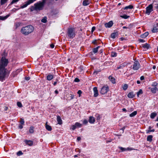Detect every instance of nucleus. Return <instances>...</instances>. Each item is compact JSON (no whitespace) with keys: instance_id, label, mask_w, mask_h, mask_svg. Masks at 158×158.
<instances>
[{"instance_id":"obj_26","label":"nucleus","mask_w":158,"mask_h":158,"mask_svg":"<svg viewBox=\"0 0 158 158\" xmlns=\"http://www.w3.org/2000/svg\"><path fill=\"white\" fill-rule=\"evenodd\" d=\"M90 2V1H83L82 4L84 6H86L88 5Z\"/></svg>"},{"instance_id":"obj_4","label":"nucleus","mask_w":158,"mask_h":158,"mask_svg":"<svg viewBox=\"0 0 158 158\" xmlns=\"http://www.w3.org/2000/svg\"><path fill=\"white\" fill-rule=\"evenodd\" d=\"M67 34L68 36L70 38L75 37L76 34L75 29L73 28H69L68 29Z\"/></svg>"},{"instance_id":"obj_49","label":"nucleus","mask_w":158,"mask_h":158,"mask_svg":"<svg viewBox=\"0 0 158 158\" xmlns=\"http://www.w3.org/2000/svg\"><path fill=\"white\" fill-rule=\"evenodd\" d=\"M1 5H3L7 1H0Z\"/></svg>"},{"instance_id":"obj_8","label":"nucleus","mask_w":158,"mask_h":158,"mask_svg":"<svg viewBox=\"0 0 158 158\" xmlns=\"http://www.w3.org/2000/svg\"><path fill=\"white\" fill-rule=\"evenodd\" d=\"M145 14L149 15L150 13L153 11V6L152 4L149 5L146 8Z\"/></svg>"},{"instance_id":"obj_9","label":"nucleus","mask_w":158,"mask_h":158,"mask_svg":"<svg viewBox=\"0 0 158 158\" xmlns=\"http://www.w3.org/2000/svg\"><path fill=\"white\" fill-rule=\"evenodd\" d=\"M34 1H28L26 2L25 3L22 5L21 8H23L26 7L28 5L33 3Z\"/></svg>"},{"instance_id":"obj_22","label":"nucleus","mask_w":158,"mask_h":158,"mask_svg":"<svg viewBox=\"0 0 158 158\" xmlns=\"http://www.w3.org/2000/svg\"><path fill=\"white\" fill-rule=\"evenodd\" d=\"M133 8V6L132 5H129L125 6L124 8V10H128L129 9H131Z\"/></svg>"},{"instance_id":"obj_7","label":"nucleus","mask_w":158,"mask_h":158,"mask_svg":"<svg viewBox=\"0 0 158 158\" xmlns=\"http://www.w3.org/2000/svg\"><path fill=\"white\" fill-rule=\"evenodd\" d=\"M140 64L138 61H135L134 63L132 69L134 70H137L140 68Z\"/></svg>"},{"instance_id":"obj_40","label":"nucleus","mask_w":158,"mask_h":158,"mask_svg":"<svg viewBox=\"0 0 158 158\" xmlns=\"http://www.w3.org/2000/svg\"><path fill=\"white\" fill-rule=\"evenodd\" d=\"M24 121L23 119V118H21L20 119V123L21 124L24 125Z\"/></svg>"},{"instance_id":"obj_35","label":"nucleus","mask_w":158,"mask_h":158,"mask_svg":"<svg viewBox=\"0 0 158 158\" xmlns=\"http://www.w3.org/2000/svg\"><path fill=\"white\" fill-rule=\"evenodd\" d=\"M21 23L20 22L15 23V29L19 27L21 25Z\"/></svg>"},{"instance_id":"obj_12","label":"nucleus","mask_w":158,"mask_h":158,"mask_svg":"<svg viewBox=\"0 0 158 158\" xmlns=\"http://www.w3.org/2000/svg\"><path fill=\"white\" fill-rule=\"evenodd\" d=\"M24 142L27 145L30 146H32L33 144V142L31 140H25Z\"/></svg>"},{"instance_id":"obj_34","label":"nucleus","mask_w":158,"mask_h":158,"mask_svg":"<svg viewBox=\"0 0 158 158\" xmlns=\"http://www.w3.org/2000/svg\"><path fill=\"white\" fill-rule=\"evenodd\" d=\"M120 17L122 18L126 19H128L130 17V16L129 15H121Z\"/></svg>"},{"instance_id":"obj_2","label":"nucleus","mask_w":158,"mask_h":158,"mask_svg":"<svg viewBox=\"0 0 158 158\" xmlns=\"http://www.w3.org/2000/svg\"><path fill=\"white\" fill-rule=\"evenodd\" d=\"M47 1H42V2H39L35 3L34 5L29 8L30 11L32 12L34 10L36 11H40L43 10Z\"/></svg>"},{"instance_id":"obj_57","label":"nucleus","mask_w":158,"mask_h":158,"mask_svg":"<svg viewBox=\"0 0 158 158\" xmlns=\"http://www.w3.org/2000/svg\"><path fill=\"white\" fill-rule=\"evenodd\" d=\"M122 110L123 111L125 112H127V110L125 108H123L122 109Z\"/></svg>"},{"instance_id":"obj_10","label":"nucleus","mask_w":158,"mask_h":158,"mask_svg":"<svg viewBox=\"0 0 158 158\" xmlns=\"http://www.w3.org/2000/svg\"><path fill=\"white\" fill-rule=\"evenodd\" d=\"M113 24V23L112 21H110L108 23H105L104 24L105 27L106 28H110L111 27Z\"/></svg>"},{"instance_id":"obj_19","label":"nucleus","mask_w":158,"mask_h":158,"mask_svg":"<svg viewBox=\"0 0 158 158\" xmlns=\"http://www.w3.org/2000/svg\"><path fill=\"white\" fill-rule=\"evenodd\" d=\"M150 88L151 92L153 94L156 93V91H158V88L156 87Z\"/></svg>"},{"instance_id":"obj_60","label":"nucleus","mask_w":158,"mask_h":158,"mask_svg":"<svg viewBox=\"0 0 158 158\" xmlns=\"http://www.w3.org/2000/svg\"><path fill=\"white\" fill-rule=\"evenodd\" d=\"M71 99H73L74 98V95H72V94H71Z\"/></svg>"},{"instance_id":"obj_46","label":"nucleus","mask_w":158,"mask_h":158,"mask_svg":"<svg viewBox=\"0 0 158 158\" xmlns=\"http://www.w3.org/2000/svg\"><path fill=\"white\" fill-rule=\"evenodd\" d=\"M80 81V80L77 78H75L74 80V81L77 82H78Z\"/></svg>"},{"instance_id":"obj_20","label":"nucleus","mask_w":158,"mask_h":158,"mask_svg":"<svg viewBox=\"0 0 158 158\" xmlns=\"http://www.w3.org/2000/svg\"><path fill=\"white\" fill-rule=\"evenodd\" d=\"M118 33L117 32H113L111 34V37L113 39H114L116 36H117Z\"/></svg>"},{"instance_id":"obj_44","label":"nucleus","mask_w":158,"mask_h":158,"mask_svg":"<svg viewBox=\"0 0 158 158\" xmlns=\"http://www.w3.org/2000/svg\"><path fill=\"white\" fill-rule=\"evenodd\" d=\"M158 85V83L156 82H153L152 84V86L156 87Z\"/></svg>"},{"instance_id":"obj_21","label":"nucleus","mask_w":158,"mask_h":158,"mask_svg":"<svg viewBox=\"0 0 158 158\" xmlns=\"http://www.w3.org/2000/svg\"><path fill=\"white\" fill-rule=\"evenodd\" d=\"M57 120L59 124L61 125L62 124V120L59 116H57Z\"/></svg>"},{"instance_id":"obj_58","label":"nucleus","mask_w":158,"mask_h":158,"mask_svg":"<svg viewBox=\"0 0 158 158\" xmlns=\"http://www.w3.org/2000/svg\"><path fill=\"white\" fill-rule=\"evenodd\" d=\"M18 1H12V2H11V4H12Z\"/></svg>"},{"instance_id":"obj_18","label":"nucleus","mask_w":158,"mask_h":158,"mask_svg":"<svg viewBox=\"0 0 158 158\" xmlns=\"http://www.w3.org/2000/svg\"><path fill=\"white\" fill-rule=\"evenodd\" d=\"M126 65V63H123L122 64H120L119 66H118L117 67V69H123L125 66Z\"/></svg>"},{"instance_id":"obj_64","label":"nucleus","mask_w":158,"mask_h":158,"mask_svg":"<svg viewBox=\"0 0 158 158\" xmlns=\"http://www.w3.org/2000/svg\"><path fill=\"white\" fill-rule=\"evenodd\" d=\"M152 68H153V69H155L156 68V66L154 65L153 66Z\"/></svg>"},{"instance_id":"obj_11","label":"nucleus","mask_w":158,"mask_h":158,"mask_svg":"<svg viewBox=\"0 0 158 158\" xmlns=\"http://www.w3.org/2000/svg\"><path fill=\"white\" fill-rule=\"evenodd\" d=\"M142 47L144 49L143 50L148 49L150 48V45L147 43L142 44Z\"/></svg>"},{"instance_id":"obj_32","label":"nucleus","mask_w":158,"mask_h":158,"mask_svg":"<svg viewBox=\"0 0 158 158\" xmlns=\"http://www.w3.org/2000/svg\"><path fill=\"white\" fill-rule=\"evenodd\" d=\"M143 92L142 89H140L139 90L137 93V96L139 97V95L143 94Z\"/></svg>"},{"instance_id":"obj_52","label":"nucleus","mask_w":158,"mask_h":158,"mask_svg":"<svg viewBox=\"0 0 158 158\" xmlns=\"http://www.w3.org/2000/svg\"><path fill=\"white\" fill-rule=\"evenodd\" d=\"M58 81L57 79H56V81H55L53 83V85L54 86H55L56 85L57 81Z\"/></svg>"},{"instance_id":"obj_23","label":"nucleus","mask_w":158,"mask_h":158,"mask_svg":"<svg viewBox=\"0 0 158 158\" xmlns=\"http://www.w3.org/2000/svg\"><path fill=\"white\" fill-rule=\"evenodd\" d=\"M153 136L152 135H149L148 136L147 140L148 141L151 142L152 140Z\"/></svg>"},{"instance_id":"obj_61","label":"nucleus","mask_w":158,"mask_h":158,"mask_svg":"<svg viewBox=\"0 0 158 158\" xmlns=\"http://www.w3.org/2000/svg\"><path fill=\"white\" fill-rule=\"evenodd\" d=\"M55 92L56 94H58V92L57 90H56L55 91Z\"/></svg>"},{"instance_id":"obj_36","label":"nucleus","mask_w":158,"mask_h":158,"mask_svg":"<svg viewBox=\"0 0 158 158\" xmlns=\"http://www.w3.org/2000/svg\"><path fill=\"white\" fill-rule=\"evenodd\" d=\"M119 148L122 151V152H124L127 150H129V148H128L126 149L125 148H123L122 147H119Z\"/></svg>"},{"instance_id":"obj_42","label":"nucleus","mask_w":158,"mask_h":158,"mask_svg":"<svg viewBox=\"0 0 158 158\" xmlns=\"http://www.w3.org/2000/svg\"><path fill=\"white\" fill-rule=\"evenodd\" d=\"M146 133L147 134H148L151 132H154L155 131V130L154 129H153L152 130L150 129V130H146Z\"/></svg>"},{"instance_id":"obj_33","label":"nucleus","mask_w":158,"mask_h":158,"mask_svg":"<svg viewBox=\"0 0 158 158\" xmlns=\"http://www.w3.org/2000/svg\"><path fill=\"white\" fill-rule=\"evenodd\" d=\"M109 79L113 83H115V80L114 78L111 76H109Z\"/></svg>"},{"instance_id":"obj_59","label":"nucleus","mask_w":158,"mask_h":158,"mask_svg":"<svg viewBox=\"0 0 158 158\" xmlns=\"http://www.w3.org/2000/svg\"><path fill=\"white\" fill-rule=\"evenodd\" d=\"M77 139L78 141H79L81 140V138L80 137H78L77 138Z\"/></svg>"},{"instance_id":"obj_17","label":"nucleus","mask_w":158,"mask_h":158,"mask_svg":"<svg viewBox=\"0 0 158 158\" xmlns=\"http://www.w3.org/2000/svg\"><path fill=\"white\" fill-rule=\"evenodd\" d=\"M127 96L129 98H132L135 97V94H134L133 92H132L129 93L127 94Z\"/></svg>"},{"instance_id":"obj_48","label":"nucleus","mask_w":158,"mask_h":158,"mask_svg":"<svg viewBox=\"0 0 158 158\" xmlns=\"http://www.w3.org/2000/svg\"><path fill=\"white\" fill-rule=\"evenodd\" d=\"M77 93L79 94V96L80 97L81 96V95L82 94V91L81 90H79Z\"/></svg>"},{"instance_id":"obj_31","label":"nucleus","mask_w":158,"mask_h":158,"mask_svg":"<svg viewBox=\"0 0 158 158\" xmlns=\"http://www.w3.org/2000/svg\"><path fill=\"white\" fill-rule=\"evenodd\" d=\"M157 115V114L155 112H153L150 115V118H154L155 116H156Z\"/></svg>"},{"instance_id":"obj_24","label":"nucleus","mask_w":158,"mask_h":158,"mask_svg":"<svg viewBox=\"0 0 158 158\" xmlns=\"http://www.w3.org/2000/svg\"><path fill=\"white\" fill-rule=\"evenodd\" d=\"M45 128L48 131H51L52 130L51 126L47 124V122H46L45 124Z\"/></svg>"},{"instance_id":"obj_1","label":"nucleus","mask_w":158,"mask_h":158,"mask_svg":"<svg viewBox=\"0 0 158 158\" xmlns=\"http://www.w3.org/2000/svg\"><path fill=\"white\" fill-rule=\"evenodd\" d=\"M8 63V59L3 56L0 61V81H3L9 76L10 72L6 67Z\"/></svg>"},{"instance_id":"obj_55","label":"nucleus","mask_w":158,"mask_h":158,"mask_svg":"<svg viewBox=\"0 0 158 158\" xmlns=\"http://www.w3.org/2000/svg\"><path fill=\"white\" fill-rule=\"evenodd\" d=\"M50 46L51 48H53L55 46L53 44H50Z\"/></svg>"},{"instance_id":"obj_28","label":"nucleus","mask_w":158,"mask_h":158,"mask_svg":"<svg viewBox=\"0 0 158 158\" xmlns=\"http://www.w3.org/2000/svg\"><path fill=\"white\" fill-rule=\"evenodd\" d=\"M100 46H98L96 48H93V52L94 53H96L98 52V49L99 48H100Z\"/></svg>"},{"instance_id":"obj_45","label":"nucleus","mask_w":158,"mask_h":158,"mask_svg":"<svg viewBox=\"0 0 158 158\" xmlns=\"http://www.w3.org/2000/svg\"><path fill=\"white\" fill-rule=\"evenodd\" d=\"M138 40L140 42H141V43H144L145 42V40H144L143 39H139Z\"/></svg>"},{"instance_id":"obj_30","label":"nucleus","mask_w":158,"mask_h":158,"mask_svg":"<svg viewBox=\"0 0 158 158\" xmlns=\"http://www.w3.org/2000/svg\"><path fill=\"white\" fill-rule=\"evenodd\" d=\"M34 127L33 126L31 127L30 128L29 132L30 133L32 134L34 132Z\"/></svg>"},{"instance_id":"obj_43","label":"nucleus","mask_w":158,"mask_h":158,"mask_svg":"<svg viewBox=\"0 0 158 158\" xmlns=\"http://www.w3.org/2000/svg\"><path fill=\"white\" fill-rule=\"evenodd\" d=\"M17 155L18 156H20L23 154V152L21 151H20L17 152Z\"/></svg>"},{"instance_id":"obj_5","label":"nucleus","mask_w":158,"mask_h":158,"mask_svg":"<svg viewBox=\"0 0 158 158\" xmlns=\"http://www.w3.org/2000/svg\"><path fill=\"white\" fill-rule=\"evenodd\" d=\"M82 126V124L76 122L74 125L71 126L70 129L74 131L77 128H80Z\"/></svg>"},{"instance_id":"obj_51","label":"nucleus","mask_w":158,"mask_h":158,"mask_svg":"<svg viewBox=\"0 0 158 158\" xmlns=\"http://www.w3.org/2000/svg\"><path fill=\"white\" fill-rule=\"evenodd\" d=\"M23 127V125L20 124L19 126V129H22Z\"/></svg>"},{"instance_id":"obj_29","label":"nucleus","mask_w":158,"mask_h":158,"mask_svg":"<svg viewBox=\"0 0 158 158\" xmlns=\"http://www.w3.org/2000/svg\"><path fill=\"white\" fill-rule=\"evenodd\" d=\"M137 114V111H135L131 114H130L129 116L131 117H133L136 115Z\"/></svg>"},{"instance_id":"obj_47","label":"nucleus","mask_w":158,"mask_h":158,"mask_svg":"<svg viewBox=\"0 0 158 158\" xmlns=\"http://www.w3.org/2000/svg\"><path fill=\"white\" fill-rule=\"evenodd\" d=\"M88 121L86 119H85L84 120H83V123L84 124H87V123H88Z\"/></svg>"},{"instance_id":"obj_37","label":"nucleus","mask_w":158,"mask_h":158,"mask_svg":"<svg viewBox=\"0 0 158 158\" xmlns=\"http://www.w3.org/2000/svg\"><path fill=\"white\" fill-rule=\"evenodd\" d=\"M128 87V86L127 85V84H125L123 86V89L124 90H126L127 89Z\"/></svg>"},{"instance_id":"obj_53","label":"nucleus","mask_w":158,"mask_h":158,"mask_svg":"<svg viewBox=\"0 0 158 158\" xmlns=\"http://www.w3.org/2000/svg\"><path fill=\"white\" fill-rule=\"evenodd\" d=\"M30 77H25V79L27 81H28L30 79Z\"/></svg>"},{"instance_id":"obj_25","label":"nucleus","mask_w":158,"mask_h":158,"mask_svg":"<svg viewBox=\"0 0 158 158\" xmlns=\"http://www.w3.org/2000/svg\"><path fill=\"white\" fill-rule=\"evenodd\" d=\"M149 34V33L148 32H146L144 34H142L140 35V37L142 38H145Z\"/></svg>"},{"instance_id":"obj_54","label":"nucleus","mask_w":158,"mask_h":158,"mask_svg":"<svg viewBox=\"0 0 158 158\" xmlns=\"http://www.w3.org/2000/svg\"><path fill=\"white\" fill-rule=\"evenodd\" d=\"M140 79L142 81V80H143L144 79V77L143 76H141L140 77Z\"/></svg>"},{"instance_id":"obj_3","label":"nucleus","mask_w":158,"mask_h":158,"mask_svg":"<svg viewBox=\"0 0 158 158\" xmlns=\"http://www.w3.org/2000/svg\"><path fill=\"white\" fill-rule=\"evenodd\" d=\"M34 29V27L31 25H28L22 28L21 32L25 35H27L32 32Z\"/></svg>"},{"instance_id":"obj_13","label":"nucleus","mask_w":158,"mask_h":158,"mask_svg":"<svg viewBox=\"0 0 158 158\" xmlns=\"http://www.w3.org/2000/svg\"><path fill=\"white\" fill-rule=\"evenodd\" d=\"M54 77V76L53 74L50 73L47 75V79L48 81H51L52 80Z\"/></svg>"},{"instance_id":"obj_63","label":"nucleus","mask_w":158,"mask_h":158,"mask_svg":"<svg viewBox=\"0 0 158 158\" xmlns=\"http://www.w3.org/2000/svg\"><path fill=\"white\" fill-rule=\"evenodd\" d=\"M134 110V109L133 108H131L130 109V111H132Z\"/></svg>"},{"instance_id":"obj_27","label":"nucleus","mask_w":158,"mask_h":158,"mask_svg":"<svg viewBox=\"0 0 158 158\" xmlns=\"http://www.w3.org/2000/svg\"><path fill=\"white\" fill-rule=\"evenodd\" d=\"M9 15H6V16H0V20H5L9 17Z\"/></svg>"},{"instance_id":"obj_41","label":"nucleus","mask_w":158,"mask_h":158,"mask_svg":"<svg viewBox=\"0 0 158 158\" xmlns=\"http://www.w3.org/2000/svg\"><path fill=\"white\" fill-rule=\"evenodd\" d=\"M17 105L19 107H22V103L20 102H17Z\"/></svg>"},{"instance_id":"obj_6","label":"nucleus","mask_w":158,"mask_h":158,"mask_svg":"<svg viewBox=\"0 0 158 158\" xmlns=\"http://www.w3.org/2000/svg\"><path fill=\"white\" fill-rule=\"evenodd\" d=\"M109 87L107 86H103L101 89L100 93L102 94H104L109 91Z\"/></svg>"},{"instance_id":"obj_15","label":"nucleus","mask_w":158,"mask_h":158,"mask_svg":"<svg viewBox=\"0 0 158 158\" xmlns=\"http://www.w3.org/2000/svg\"><path fill=\"white\" fill-rule=\"evenodd\" d=\"M153 33H156L158 31V25L156 24L154 26L153 29L152 30Z\"/></svg>"},{"instance_id":"obj_50","label":"nucleus","mask_w":158,"mask_h":158,"mask_svg":"<svg viewBox=\"0 0 158 158\" xmlns=\"http://www.w3.org/2000/svg\"><path fill=\"white\" fill-rule=\"evenodd\" d=\"M95 27L94 26V27H92V29H91V32L92 33H93V32L95 30Z\"/></svg>"},{"instance_id":"obj_62","label":"nucleus","mask_w":158,"mask_h":158,"mask_svg":"<svg viewBox=\"0 0 158 158\" xmlns=\"http://www.w3.org/2000/svg\"><path fill=\"white\" fill-rule=\"evenodd\" d=\"M137 83L138 84H139L140 83V82L139 80H138L137 81Z\"/></svg>"},{"instance_id":"obj_16","label":"nucleus","mask_w":158,"mask_h":158,"mask_svg":"<svg viewBox=\"0 0 158 158\" xmlns=\"http://www.w3.org/2000/svg\"><path fill=\"white\" fill-rule=\"evenodd\" d=\"M89 122L90 123H94L95 122V119L93 116H90L89 117Z\"/></svg>"},{"instance_id":"obj_39","label":"nucleus","mask_w":158,"mask_h":158,"mask_svg":"<svg viewBox=\"0 0 158 158\" xmlns=\"http://www.w3.org/2000/svg\"><path fill=\"white\" fill-rule=\"evenodd\" d=\"M41 21L43 23H45L47 21V18L46 17H44V18L42 19L41 20Z\"/></svg>"},{"instance_id":"obj_38","label":"nucleus","mask_w":158,"mask_h":158,"mask_svg":"<svg viewBox=\"0 0 158 158\" xmlns=\"http://www.w3.org/2000/svg\"><path fill=\"white\" fill-rule=\"evenodd\" d=\"M117 56V54L115 52H112L111 53V56L113 57H116Z\"/></svg>"},{"instance_id":"obj_56","label":"nucleus","mask_w":158,"mask_h":158,"mask_svg":"<svg viewBox=\"0 0 158 158\" xmlns=\"http://www.w3.org/2000/svg\"><path fill=\"white\" fill-rule=\"evenodd\" d=\"M92 43H93L94 44H96V43H97V40H93L92 41Z\"/></svg>"},{"instance_id":"obj_14","label":"nucleus","mask_w":158,"mask_h":158,"mask_svg":"<svg viewBox=\"0 0 158 158\" xmlns=\"http://www.w3.org/2000/svg\"><path fill=\"white\" fill-rule=\"evenodd\" d=\"M93 91L94 93V97H97L98 95V91L97 87H94L93 88Z\"/></svg>"}]
</instances>
